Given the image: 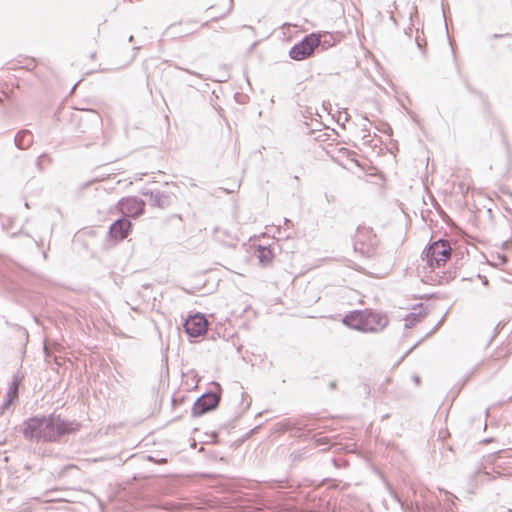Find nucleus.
<instances>
[{
	"mask_svg": "<svg viewBox=\"0 0 512 512\" xmlns=\"http://www.w3.org/2000/svg\"><path fill=\"white\" fill-rule=\"evenodd\" d=\"M75 430L77 425L65 422L60 417H35L25 422L23 435L28 440L51 442Z\"/></svg>",
	"mask_w": 512,
	"mask_h": 512,
	"instance_id": "nucleus-1",
	"label": "nucleus"
},
{
	"mask_svg": "<svg viewBox=\"0 0 512 512\" xmlns=\"http://www.w3.org/2000/svg\"><path fill=\"white\" fill-rule=\"evenodd\" d=\"M343 323L364 333H378L388 326L389 320L385 314L363 310L351 312L344 317Z\"/></svg>",
	"mask_w": 512,
	"mask_h": 512,
	"instance_id": "nucleus-2",
	"label": "nucleus"
},
{
	"mask_svg": "<svg viewBox=\"0 0 512 512\" xmlns=\"http://www.w3.org/2000/svg\"><path fill=\"white\" fill-rule=\"evenodd\" d=\"M451 252L452 248L448 241L438 240L432 243L425 253L428 265L432 268L445 265L451 257Z\"/></svg>",
	"mask_w": 512,
	"mask_h": 512,
	"instance_id": "nucleus-3",
	"label": "nucleus"
},
{
	"mask_svg": "<svg viewBox=\"0 0 512 512\" xmlns=\"http://www.w3.org/2000/svg\"><path fill=\"white\" fill-rule=\"evenodd\" d=\"M377 236L371 228L360 227L354 236V247L362 254L370 255L377 246Z\"/></svg>",
	"mask_w": 512,
	"mask_h": 512,
	"instance_id": "nucleus-4",
	"label": "nucleus"
},
{
	"mask_svg": "<svg viewBox=\"0 0 512 512\" xmlns=\"http://www.w3.org/2000/svg\"><path fill=\"white\" fill-rule=\"evenodd\" d=\"M320 43V35L312 34L290 50L291 58L302 60L309 56Z\"/></svg>",
	"mask_w": 512,
	"mask_h": 512,
	"instance_id": "nucleus-5",
	"label": "nucleus"
},
{
	"mask_svg": "<svg viewBox=\"0 0 512 512\" xmlns=\"http://www.w3.org/2000/svg\"><path fill=\"white\" fill-rule=\"evenodd\" d=\"M145 202L136 197H127L119 201L118 208L126 217H137L143 213Z\"/></svg>",
	"mask_w": 512,
	"mask_h": 512,
	"instance_id": "nucleus-6",
	"label": "nucleus"
},
{
	"mask_svg": "<svg viewBox=\"0 0 512 512\" xmlns=\"http://www.w3.org/2000/svg\"><path fill=\"white\" fill-rule=\"evenodd\" d=\"M207 325L206 318L203 315L196 314L186 320L184 328L190 337H198L207 331Z\"/></svg>",
	"mask_w": 512,
	"mask_h": 512,
	"instance_id": "nucleus-7",
	"label": "nucleus"
},
{
	"mask_svg": "<svg viewBox=\"0 0 512 512\" xmlns=\"http://www.w3.org/2000/svg\"><path fill=\"white\" fill-rule=\"evenodd\" d=\"M219 403V396L214 393L205 394L200 397L193 406L194 415H202L215 408Z\"/></svg>",
	"mask_w": 512,
	"mask_h": 512,
	"instance_id": "nucleus-8",
	"label": "nucleus"
},
{
	"mask_svg": "<svg viewBox=\"0 0 512 512\" xmlns=\"http://www.w3.org/2000/svg\"><path fill=\"white\" fill-rule=\"evenodd\" d=\"M131 226L132 225L129 220L119 219L111 225L110 235L114 239L122 240L128 235Z\"/></svg>",
	"mask_w": 512,
	"mask_h": 512,
	"instance_id": "nucleus-9",
	"label": "nucleus"
},
{
	"mask_svg": "<svg viewBox=\"0 0 512 512\" xmlns=\"http://www.w3.org/2000/svg\"><path fill=\"white\" fill-rule=\"evenodd\" d=\"M426 312L422 307L414 308L412 312H410L405 317V326L406 327H412L416 323L420 322L422 319L425 318Z\"/></svg>",
	"mask_w": 512,
	"mask_h": 512,
	"instance_id": "nucleus-10",
	"label": "nucleus"
},
{
	"mask_svg": "<svg viewBox=\"0 0 512 512\" xmlns=\"http://www.w3.org/2000/svg\"><path fill=\"white\" fill-rule=\"evenodd\" d=\"M33 142V135L29 131H21L15 137V144L20 149L28 148Z\"/></svg>",
	"mask_w": 512,
	"mask_h": 512,
	"instance_id": "nucleus-11",
	"label": "nucleus"
},
{
	"mask_svg": "<svg viewBox=\"0 0 512 512\" xmlns=\"http://www.w3.org/2000/svg\"><path fill=\"white\" fill-rule=\"evenodd\" d=\"M18 386H19V381L15 378L12 381V383H11V385H10L8 391H7V395H6L7 399L4 402V406L5 407H8L11 403H13L17 399V397H18Z\"/></svg>",
	"mask_w": 512,
	"mask_h": 512,
	"instance_id": "nucleus-12",
	"label": "nucleus"
},
{
	"mask_svg": "<svg viewBox=\"0 0 512 512\" xmlns=\"http://www.w3.org/2000/svg\"><path fill=\"white\" fill-rule=\"evenodd\" d=\"M149 196H150V201L156 206L165 207L169 204V197L158 192V191L151 192L149 194Z\"/></svg>",
	"mask_w": 512,
	"mask_h": 512,
	"instance_id": "nucleus-13",
	"label": "nucleus"
},
{
	"mask_svg": "<svg viewBox=\"0 0 512 512\" xmlns=\"http://www.w3.org/2000/svg\"><path fill=\"white\" fill-rule=\"evenodd\" d=\"M496 37L512 36V18L509 22H503L499 25V32L495 34Z\"/></svg>",
	"mask_w": 512,
	"mask_h": 512,
	"instance_id": "nucleus-14",
	"label": "nucleus"
},
{
	"mask_svg": "<svg viewBox=\"0 0 512 512\" xmlns=\"http://www.w3.org/2000/svg\"><path fill=\"white\" fill-rule=\"evenodd\" d=\"M258 258L260 260L261 263H267L270 261L271 259V251L266 249V248H263L259 251V255H258Z\"/></svg>",
	"mask_w": 512,
	"mask_h": 512,
	"instance_id": "nucleus-15",
	"label": "nucleus"
},
{
	"mask_svg": "<svg viewBox=\"0 0 512 512\" xmlns=\"http://www.w3.org/2000/svg\"><path fill=\"white\" fill-rule=\"evenodd\" d=\"M318 124H319V122L317 119H311V123L305 122V125L307 126V128L309 129V131L311 133H314L315 131H317Z\"/></svg>",
	"mask_w": 512,
	"mask_h": 512,
	"instance_id": "nucleus-16",
	"label": "nucleus"
},
{
	"mask_svg": "<svg viewBox=\"0 0 512 512\" xmlns=\"http://www.w3.org/2000/svg\"><path fill=\"white\" fill-rule=\"evenodd\" d=\"M332 38V36L328 33L322 34V43H328L329 46H332L333 43H330V41H327V38Z\"/></svg>",
	"mask_w": 512,
	"mask_h": 512,
	"instance_id": "nucleus-17",
	"label": "nucleus"
},
{
	"mask_svg": "<svg viewBox=\"0 0 512 512\" xmlns=\"http://www.w3.org/2000/svg\"><path fill=\"white\" fill-rule=\"evenodd\" d=\"M232 6V0H229V9L231 8Z\"/></svg>",
	"mask_w": 512,
	"mask_h": 512,
	"instance_id": "nucleus-18",
	"label": "nucleus"
}]
</instances>
